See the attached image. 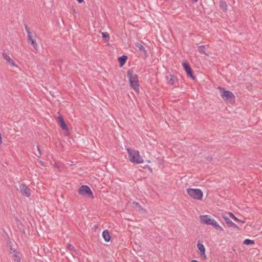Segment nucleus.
Here are the masks:
<instances>
[{"mask_svg":"<svg viewBox=\"0 0 262 262\" xmlns=\"http://www.w3.org/2000/svg\"><path fill=\"white\" fill-rule=\"evenodd\" d=\"M128 154L129 161L134 164H141L143 163L144 160L140 156L139 151L137 150L133 149L130 148H126Z\"/></svg>","mask_w":262,"mask_h":262,"instance_id":"f257e3e1","label":"nucleus"},{"mask_svg":"<svg viewBox=\"0 0 262 262\" xmlns=\"http://www.w3.org/2000/svg\"><path fill=\"white\" fill-rule=\"evenodd\" d=\"M127 76L130 86L136 91H138L139 84L137 75L135 74L133 71L128 70L127 72Z\"/></svg>","mask_w":262,"mask_h":262,"instance_id":"f03ea898","label":"nucleus"},{"mask_svg":"<svg viewBox=\"0 0 262 262\" xmlns=\"http://www.w3.org/2000/svg\"><path fill=\"white\" fill-rule=\"evenodd\" d=\"M187 193L192 199L200 201L202 200L203 192L198 188H188L186 189Z\"/></svg>","mask_w":262,"mask_h":262,"instance_id":"7ed1b4c3","label":"nucleus"},{"mask_svg":"<svg viewBox=\"0 0 262 262\" xmlns=\"http://www.w3.org/2000/svg\"><path fill=\"white\" fill-rule=\"evenodd\" d=\"M219 89L222 91L221 96L227 102L230 103L234 100L235 96L231 91L224 90V89L221 87H219Z\"/></svg>","mask_w":262,"mask_h":262,"instance_id":"20e7f679","label":"nucleus"},{"mask_svg":"<svg viewBox=\"0 0 262 262\" xmlns=\"http://www.w3.org/2000/svg\"><path fill=\"white\" fill-rule=\"evenodd\" d=\"M25 30L27 33V36L28 41L31 42V44L33 46L34 49L36 50H38V45L36 41V35L35 34L33 36L32 32L30 31L29 28L27 26H25Z\"/></svg>","mask_w":262,"mask_h":262,"instance_id":"39448f33","label":"nucleus"},{"mask_svg":"<svg viewBox=\"0 0 262 262\" xmlns=\"http://www.w3.org/2000/svg\"><path fill=\"white\" fill-rule=\"evenodd\" d=\"M78 193L82 195L91 196L93 198V193L90 188L86 185H82L78 189Z\"/></svg>","mask_w":262,"mask_h":262,"instance_id":"423d86ee","label":"nucleus"},{"mask_svg":"<svg viewBox=\"0 0 262 262\" xmlns=\"http://www.w3.org/2000/svg\"><path fill=\"white\" fill-rule=\"evenodd\" d=\"M20 192L25 196L29 198L31 195V190L25 184H21L19 185Z\"/></svg>","mask_w":262,"mask_h":262,"instance_id":"0eeeda50","label":"nucleus"},{"mask_svg":"<svg viewBox=\"0 0 262 262\" xmlns=\"http://www.w3.org/2000/svg\"><path fill=\"white\" fill-rule=\"evenodd\" d=\"M196 247L200 251V257L202 259L206 260L207 259V256L205 254V248L204 245L202 243H200L199 241L196 245Z\"/></svg>","mask_w":262,"mask_h":262,"instance_id":"6e6552de","label":"nucleus"},{"mask_svg":"<svg viewBox=\"0 0 262 262\" xmlns=\"http://www.w3.org/2000/svg\"><path fill=\"white\" fill-rule=\"evenodd\" d=\"M57 122L63 131H68V127L63 117L60 115L57 117Z\"/></svg>","mask_w":262,"mask_h":262,"instance_id":"1a4fd4ad","label":"nucleus"},{"mask_svg":"<svg viewBox=\"0 0 262 262\" xmlns=\"http://www.w3.org/2000/svg\"><path fill=\"white\" fill-rule=\"evenodd\" d=\"M166 79L168 81V84L174 87L177 86L178 80L177 78L174 77L173 75L169 74L168 76H167Z\"/></svg>","mask_w":262,"mask_h":262,"instance_id":"9d476101","label":"nucleus"},{"mask_svg":"<svg viewBox=\"0 0 262 262\" xmlns=\"http://www.w3.org/2000/svg\"><path fill=\"white\" fill-rule=\"evenodd\" d=\"M3 57L12 67H17L13 60L5 52L2 53Z\"/></svg>","mask_w":262,"mask_h":262,"instance_id":"9b49d317","label":"nucleus"},{"mask_svg":"<svg viewBox=\"0 0 262 262\" xmlns=\"http://www.w3.org/2000/svg\"><path fill=\"white\" fill-rule=\"evenodd\" d=\"M183 66L186 72H187L188 76H190L191 78H192V79H194V77L193 75L192 71L188 63L184 62L183 63Z\"/></svg>","mask_w":262,"mask_h":262,"instance_id":"f8f14e48","label":"nucleus"},{"mask_svg":"<svg viewBox=\"0 0 262 262\" xmlns=\"http://www.w3.org/2000/svg\"><path fill=\"white\" fill-rule=\"evenodd\" d=\"M200 222L202 224L209 225L212 219H210L209 215H203L200 216Z\"/></svg>","mask_w":262,"mask_h":262,"instance_id":"ddd939ff","label":"nucleus"},{"mask_svg":"<svg viewBox=\"0 0 262 262\" xmlns=\"http://www.w3.org/2000/svg\"><path fill=\"white\" fill-rule=\"evenodd\" d=\"M223 219L225 223L231 227L239 230V228L235 224H234L229 217L227 216H223Z\"/></svg>","mask_w":262,"mask_h":262,"instance_id":"4468645a","label":"nucleus"},{"mask_svg":"<svg viewBox=\"0 0 262 262\" xmlns=\"http://www.w3.org/2000/svg\"><path fill=\"white\" fill-rule=\"evenodd\" d=\"M102 235L105 242H108L110 241L111 236L107 230H104L102 232Z\"/></svg>","mask_w":262,"mask_h":262,"instance_id":"2eb2a0df","label":"nucleus"},{"mask_svg":"<svg viewBox=\"0 0 262 262\" xmlns=\"http://www.w3.org/2000/svg\"><path fill=\"white\" fill-rule=\"evenodd\" d=\"M136 46L140 51L141 54H143L145 56L147 55V51L143 45L140 43H137L136 45Z\"/></svg>","mask_w":262,"mask_h":262,"instance_id":"dca6fc26","label":"nucleus"},{"mask_svg":"<svg viewBox=\"0 0 262 262\" xmlns=\"http://www.w3.org/2000/svg\"><path fill=\"white\" fill-rule=\"evenodd\" d=\"M220 7L224 11H226L227 10V5L225 0H220Z\"/></svg>","mask_w":262,"mask_h":262,"instance_id":"f3484780","label":"nucleus"},{"mask_svg":"<svg viewBox=\"0 0 262 262\" xmlns=\"http://www.w3.org/2000/svg\"><path fill=\"white\" fill-rule=\"evenodd\" d=\"M13 257H14V260L15 262H20L21 258H20V257L19 255V253L18 252H17L16 251H14Z\"/></svg>","mask_w":262,"mask_h":262,"instance_id":"a211bd4d","label":"nucleus"},{"mask_svg":"<svg viewBox=\"0 0 262 262\" xmlns=\"http://www.w3.org/2000/svg\"><path fill=\"white\" fill-rule=\"evenodd\" d=\"M127 59V57L126 55H122L119 57L118 60L121 66L123 65L125 63Z\"/></svg>","mask_w":262,"mask_h":262,"instance_id":"6ab92c4d","label":"nucleus"},{"mask_svg":"<svg viewBox=\"0 0 262 262\" xmlns=\"http://www.w3.org/2000/svg\"><path fill=\"white\" fill-rule=\"evenodd\" d=\"M198 47V51L200 53L207 55L206 53V48L205 46H199Z\"/></svg>","mask_w":262,"mask_h":262,"instance_id":"aec40b11","label":"nucleus"},{"mask_svg":"<svg viewBox=\"0 0 262 262\" xmlns=\"http://www.w3.org/2000/svg\"><path fill=\"white\" fill-rule=\"evenodd\" d=\"M243 244L247 245H253L254 244V241L250 239H246L244 241Z\"/></svg>","mask_w":262,"mask_h":262,"instance_id":"412c9836","label":"nucleus"},{"mask_svg":"<svg viewBox=\"0 0 262 262\" xmlns=\"http://www.w3.org/2000/svg\"><path fill=\"white\" fill-rule=\"evenodd\" d=\"M216 229H219L220 231H223V228L220 226V225L217 223V222L215 221L214 223H213V225L212 226Z\"/></svg>","mask_w":262,"mask_h":262,"instance_id":"4be33fe9","label":"nucleus"},{"mask_svg":"<svg viewBox=\"0 0 262 262\" xmlns=\"http://www.w3.org/2000/svg\"><path fill=\"white\" fill-rule=\"evenodd\" d=\"M229 214L230 215V217L233 219L234 221H238V222H242V223H244V221H240L239 219H238L233 213H232L231 212H229Z\"/></svg>","mask_w":262,"mask_h":262,"instance_id":"5701e85b","label":"nucleus"},{"mask_svg":"<svg viewBox=\"0 0 262 262\" xmlns=\"http://www.w3.org/2000/svg\"><path fill=\"white\" fill-rule=\"evenodd\" d=\"M133 204L137 208H138L140 210L142 211H144V209L141 206L139 203L134 202Z\"/></svg>","mask_w":262,"mask_h":262,"instance_id":"b1692460","label":"nucleus"},{"mask_svg":"<svg viewBox=\"0 0 262 262\" xmlns=\"http://www.w3.org/2000/svg\"><path fill=\"white\" fill-rule=\"evenodd\" d=\"M67 248L70 251H75V250L74 247L72 245H71L70 244H68L67 245Z\"/></svg>","mask_w":262,"mask_h":262,"instance_id":"393cba45","label":"nucleus"},{"mask_svg":"<svg viewBox=\"0 0 262 262\" xmlns=\"http://www.w3.org/2000/svg\"><path fill=\"white\" fill-rule=\"evenodd\" d=\"M101 34H102V37L103 38L105 39V38H109L108 34L105 33H104V32H102Z\"/></svg>","mask_w":262,"mask_h":262,"instance_id":"a878e982","label":"nucleus"},{"mask_svg":"<svg viewBox=\"0 0 262 262\" xmlns=\"http://www.w3.org/2000/svg\"><path fill=\"white\" fill-rule=\"evenodd\" d=\"M38 154H35L36 156L40 157L41 156V151L38 146H37Z\"/></svg>","mask_w":262,"mask_h":262,"instance_id":"bb28decb","label":"nucleus"},{"mask_svg":"<svg viewBox=\"0 0 262 262\" xmlns=\"http://www.w3.org/2000/svg\"><path fill=\"white\" fill-rule=\"evenodd\" d=\"M215 221V220L213 219H212V221H211V222L210 223V224H209V225H211V226H213V223H214Z\"/></svg>","mask_w":262,"mask_h":262,"instance_id":"cd10ccee","label":"nucleus"},{"mask_svg":"<svg viewBox=\"0 0 262 262\" xmlns=\"http://www.w3.org/2000/svg\"><path fill=\"white\" fill-rule=\"evenodd\" d=\"M144 168H148L149 169L151 170V169L149 165H145L144 166Z\"/></svg>","mask_w":262,"mask_h":262,"instance_id":"c85d7f7f","label":"nucleus"},{"mask_svg":"<svg viewBox=\"0 0 262 262\" xmlns=\"http://www.w3.org/2000/svg\"><path fill=\"white\" fill-rule=\"evenodd\" d=\"M79 3L83 2V0H76Z\"/></svg>","mask_w":262,"mask_h":262,"instance_id":"c756f323","label":"nucleus"},{"mask_svg":"<svg viewBox=\"0 0 262 262\" xmlns=\"http://www.w3.org/2000/svg\"><path fill=\"white\" fill-rule=\"evenodd\" d=\"M193 2H196L198 0H192Z\"/></svg>","mask_w":262,"mask_h":262,"instance_id":"7c9ffc66","label":"nucleus"}]
</instances>
